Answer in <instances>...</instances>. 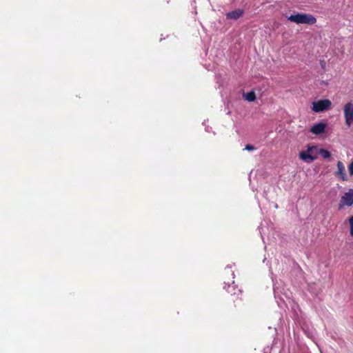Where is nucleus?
Masks as SVG:
<instances>
[{
  "instance_id": "9",
  "label": "nucleus",
  "mask_w": 353,
  "mask_h": 353,
  "mask_svg": "<svg viewBox=\"0 0 353 353\" xmlns=\"http://www.w3.org/2000/svg\"><path fill=\"white\" fill-rule=\"evenodd\" d=\"M244 97L248 101H254L256 99V94L254 91H251L244 95Z\"/></svg>"
},
{
  "instance_id": "7",
  "label": "nucleus",
  "mask_w": 353,
  "mask_h": 353,
  "mask_svg": "<svg viewBox=\"0 0 353 353\" xmlns=\"http://www.w3.org/2000/svg\"><path fill=\"white\" fill-rule=\"evenodd\" d=\"M243 13H244L243 10L236 9L233 11L226 13V18L228 19L236 20V19H239L243 14Z\"/></svg>"
},
{
  "instance_id": "6",
  "label": "nucleus",
  "mask_w": 353,
  "mask_h": 353,
  "mask_svg": "<svg viewBox=\"0 0 353 353\" xmlns=\"http://www.w3.org/2000/svg\"><path fill=\"white\" fill-rule=\"evenodd\" d=\"M338 170L336 172L335 175L342 181H347V177L345 172V169L343 163L341 161L337 163Z\"/></svg>"
},
{
  "instance_id": "12",
  "label": "nucleus",
  "mask_w": 353,
  "mask_h": 353,
  "mask_svg": "<svg viewBox=\"0 0 353 353\" xmlns=\"http://www.w3.org/2000/svg\"><path fill=\"white\" fill-rule=\"evenodd\" d=\"M348 171L350 176H353V160L348 165Z\"/></svg>"
},
{
  "instance_id": "1",
  "label": "nucleus",
  "mask_w": 353,
  "mask_h": 353,
  "mask_svg": "<svg viewBox=\"0 0 353 353\" xmlns=\"http://www.w3.org/2000/svg\"><path fill=\"white\" fill-rule=\"evenodd\" d=\"M331 156L330 152L317 145L308 146L307 151L301 152L299 157L301 160L311 163L317 159L319 157L327 159Z\"/></svg>"
},
{
  "instance_id": "5",
  "label": "nucleus",
  "mask_w": 353,
  "mask_h": 353,
  "mask_svg": "<svg viewBox=\"0 0 353 353\" xmlns=\"http://www.w3.org/2000/svg\"><path fill=\"white\" fill-rule=\"evenodd\" d=\"M353 204V189H350L347 192H345L341 197L339 208H341L344 205L351 206Z\"/></svg>"
},
{
  "instance_id": "2",
  "label": "nucleus",
  "mask_w": 353,
  "mask_h": 353,
  "mask_svg": "<svg viewBox=\"0 0 353 353\" xmlns=\"http://www.w3.org/2000/svg\"><path fill=\"white\" fill-rule=\"evenodd\" d=\"M288 19L296 24L313 25L316 22V19L312 14L305 13H296L287 17Z\"/></svg>"
},
{
  "instance_id": "3",
  "label": "nucleus",
  "mask_w": 353,
  "mask_h": 353,
  "mask_svg": "<svg viewBox=\"0 0 353 353\" xmlns=\"http://www.w3.org/2000/svg\"><path fill=\"white\" fill-rule=\"evenodd\" d=\"M345 123L347 127H350L353 123V102L350 101L346 103L343 107Z\"/></svg>"
},
{
  "instance_id": "10",
  "label": "nucleus",
  "mask_w": 353,
  "mask_h": 353,
  "mask_svg": "<svg viewBox=\"0 0 353 353\" xmlns=\"http://www.w3.org/2000/svg\"><path fill=\"white\" fill-rule=\"evenodd\" d=\"M349 223L350 227V234L353 237V216L349 218Z\"/></svg>"
},
{
  "instance_id": "11",
  "label": "nucleus",
  "mask_w": 353,
  "mask_h": 353,
  "mask_svg": "<svg viewBox=\"0 0 353 353\" xmlns=\"http://www.w3.org/2000/svg\"><path fill=\"white\" fill-rule=\"evenodd\" d=\"M244 150H246L248 151H253V150H256V148L252 145L248 144L245 145Z\"/></svg>"
},
{
  "instance_id": "8",
  "label": "nucleus",
  "mask_w": 353,
  "mask_h": 353,
  "mask_svg": "<svg viewBox=\"0 0 353 353\" xmlns=\"http://www.w3.org/2000/svg\"><path fill=\"white\" fill-rule=\"evenodd\" d=\"M325 129V124L323 123H318L314 125L311 129L310 132L314 134L319 135L323 133Z\"/></svg>"
},
{
  "instance_id": "4",
  "label": "nucleus",
  "mask_w": 353,
  "mask_h": 353,
  "mask_svg": "<svg viewBox=\"0 0 353 353\" xmlns=\"http://www.w3.org/2000/svg\"><path fill=\"white\" fill-rule=\"evenodd\" d=\"M331 105L329 99L319 100L312 103V110L315 112H320L328 110Z\"/></svg>"
},
{
  "instance_id": "13",
  "label": "nucleus",
  "mask_w": 353,
  "mask_h": 353,
  "mask_svg": "<svg viewBox=\"0 0 353 353\" xmlns=\"http://www.w3.org/2000/svg\"><path fill=\"white\" fill-rule=\"evenodd\" d=\"M321 65L322 67V68H325V61H321Z\"/></svg>"
}]
</instances>
